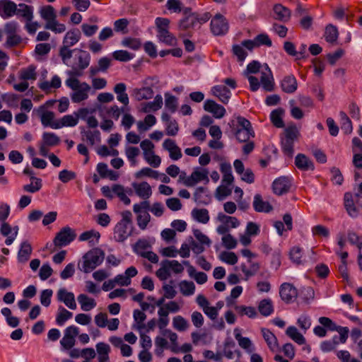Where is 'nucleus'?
Wrapping results in <instances>:
<instances>
[{
    "instance_id": "c03bdc74",
    "label": "nucleus",
    "mask_w": 362,
    "mask_h": 362,
    "mask_svg": "<svg viewBox=\"0 0 362 362\" xmlns=\"http://www.w3.org/2000/svg\"><path fill=\"white\" fill-rule=\"evenodd\" d=\"M73 316L71 312L65 309L63 306L58 308V313L56 317V322L58 325L62 326L64 325L66 321L71 319Z\"/></svg>"
},
{
    "instance_id": "f257e3e1",
    "label": "nucleus",
    "mask_w": 362,
    "mask_h": 362,
    "mask_svg": "<svg viewBox=\"0 0 362 362\" xmlns=\"http://www.w3.org/2000/svg\"><path fill=\"white\" fill-rule=\"evenodd\" d=\"M211 18V14L208 12L203 14L194 13L185 16L178 22V30L183 32L185 35L191 36L193 31L207 22Z\"/></svg>"
},
{
    "instance_id": "a18cd8bd",
    "label": "nucleus",
    "mask_w": 362,
    "mask_h": 362,
    "mask_svg": "<svg viewBox=\"0 0 362 362\" xmlns=\"http://www.w3.org/2000/svg\"><path fill=\"white\" fill-rule=\"evenodd\" d=\"M194 199L199 204H207L210 198L206 194V188L203 187H197L194 193Z\"/></svg>"
},
{
    "instance_id": "603ef678",
    "label": "nucleus",
    "mask_w": 362,
    "mask_h": 362,
    "mask_svg": "<svg viewBox=\"0 0 362 362\" xmlns=\"http://www.w3.org/2000/svg\"><path fill=\"white\" fill-rule=\"evenodd\" d=\"M112 192L119 198V199L125 204L129 205L131 203L130 199L127 196L125 188L121 185H114L112 186Z\"/></svg>"
},
{
    "instance_id": "e433bc0d",
    "label": "nucleus",
    "mask_w": 362,
    "mask_h": 362,
    "mask_svg": "<svg viewBox=\"0 0 362 362\" xmlns=\"http://www.w3.org/2000/svg\"><path fill=\"white\" fill-rule=\"evenodd\" d=\"M192 216L196 221L204 224L209 221V211L206 209H194L192 211Z\"/></svg>"
},
{
    "instance_id": "9b49d317",
    "label": "nucleus",
    "mask_w": 362,
    "mask_h": 362,
    "mask_svg": "<svg viewBox=\"0 0 362 362\" xmlns=\"http://www.w3.org/2000/svg\"><path fill=\"white\" fill-rule=\"evenodd\" d=\"M208 175L209 171L207 169L197 168L194 169L192 173L187 177L185 186L193 187L200 182L208 183L209 182Z\"/></svg>"
},
{
    "instance_id": "39448f33",
    "label": "nucleus",
    "mask_w": 362,
    "mask_h": 362,
    "mask_svg": "<svg viewBox=\"0 0 362 362\" xmlns=\"http://www.w3.org/2000/svg\"><path fill=\"white\" fill-rule=\"evenodd\" d=\"M77 54H75L74 62L71 64L69 61V66L71 69L66 71L69 77L78 78L83 75V71L89 66L90 62V54L84 50L77 49Z\"/></svg>"
},
{
    "instance_id": "5fc2aeb1",
    "label": "nucleus",
    "mask_w": 362,
    "mask_h": 362,
    "mask_svg": "<svg viewBox=\"0 0 362 362\" xmlns=\"http://www.w3.org/2000/svg\"><path fill=\"white\" fill-rule=\"evenodd\" d=\"M338 30L336 26L329 24L326 27L325 37L327 42L330 43L336 42L338 38Z\"/></svg>"
},
{
    "instance_id": "774afa93",
    "label": "nucleus",
    "mask_w": 362,
    "mask_h": 362,
    "mask_svg": "<svg viewBox=\"0 0 362 362\" xmlns=\"http://www.w3.org/2000/svg\"><path fill=\"white\" fill-rule=\"evenodd\" d=\"M173 327L179 332L186 330L189 326L187 321L180 315L175 316L173 318Z\"/></svg>"
},
{
    "instance_id": "2eb2a0df",
    "label": "nucleus",
    "mask_w": 362,
    "mask_h": 362,
    "mask_svg": "<svg viewBox=\"0 0 362 362\" xmlns=\"http://www.w3.org/2000/svg\"><path fill=\"white\" fill-rule=\"evenodd\" d=\"M57 298L58 301L64 303L66 306L71 310H76L77 308L74 294L72 292L67 291L64 288L58 290Z\"/></svg>"
},
{
    "instance_id": "4468645a",
    "label": "nucleus",
    "mask_w": 362,
    "mask_h": 362,
    "mask_svg": "<svg viewBox=\"0 0 362 362\" xmlns=\"http://www.w3.org/2000/svg\"><path fill=\"white\" fill-rule=\"evenodd\" d=\"M279 294L281 299L286 303L295 300L297 298V289L291 284L284 283L281 284L279 290Z\"/></svg>"
},
{
    "instance_id": "c9c22d12",
    "label": "nucleus",
    "mask_w": 362,
    "mask_h": 362,
    "mask_svg": "<svg viewBox=\"0 0 362 362\" xmlns=\"http://www.w3.org/2000/svg\"><path fill=\"white\" fill-rule=\"evenodd\" d=\"M163 98L160 95H157L153 101L146 103L144 105L142 110L144 112H149L151 111H157L162 107Z\"/></svg>"
},
{
    "instance_id": "2f4dec72",
    "label": "nucleus",
    "mask_w": 362,
    "mask_h": 362,
    "mask_svg": "<svg viewBox=\"0 0 362 362\" xmlns=\"http://www.w3.org/2000/svg\"><path fill=\"white\" fill-rule=\"evenodd\" d=\"M133 95L136 100L140 101L142 100L151 99L153 96V90L150 87H143L141 88H135L133 90Z\"/></svg>"
},
{
    "instance_id": "412c9836",
    "label": "nucleus",
    "mask_w": 362,
    "mask_h": 362,
    "mask_svg": "<svg viewBox=\"0 0 362 362\" xmlns=\"http://www.w3.org/2000/svg\"><path fill=\"white\" fill-rule=\"evenodd\" d=\"M163 148L169 152L170 158L172 160H177L182 158L181 150L174 140L170 139H165L163 143Z\"/></svg>"
},
{
    "instance_id": "3c124183",
    "label": "nucleus",
    "mask_w": 362,
    "mask_h": 362,
    "mask_svg": "<svg viewBox=\"0 0 362 362\" xmlns=\"http://www.w3.org/2000/svg\"><path fill=\"white\" fill-rule=\"evenodd\" d=\"M100 237L99 232L95 230H88L83 232L79 236L80 241H86L88 240L93 245H95L98 242V240Z\"/></svg>"
},
{
    "instance_id": "f3484780",
    "label": "nucleus",
    "mask_w": 362,
    "mask_h": 362,
    "mask_svg": "<svg viewBox=\"0 0 362 362\" xmlns=\"http://www.w3.org/2000/svg\"><path fill=\"white\" fill-rule=\"evenodd\" d=\"M280 87L281 90L286 93H294L298 89L296 78L292 74L285 76L280 81Z\"/></svg>"
},
{
    "instance_id": "5701e85b",
    "label": "nucleus",
    "mask_w": 362,
    "mask_h": 362,
    "mask_svg": "<svg viewBox=\"0 0 362 362\" xmlns=\"http://www.w3.org/2000/svg\"><path fill=\"white\" fill-rule=\"evenodd\" d=\"M296 168L302 171L314 170L315 165L311 159L303 153H298L295 158Z\"/></svg>"
},
{
    "instance_id": "423d86ee",
    "label": "nucleus",
    "mask_w": 362,
    "mask_h": 362,
    "mask_svg": "<svg viewBox=\"0 0 362 362\" xmlns=\"http://www.w3.org/2000/svg\"><path fill=\"white\" fill-rule=\"evenodd\" d=\"M104 257L105 253L102 250L93 249L83 255V262L79 268L85 273H90L102 264Z\"/></svg>"
},
{
    "instance_id": "de8ad7c7",
    "label": "nucleus",
    "mask_w": 362,
    "mask_h": 362,
    "mask_svg": "<svg viewBox=\"0 0 362 362\" xmlns=\"http://www.w3.org/2000/svg\"><path fill=\"white\" fill-rule=\"evenodd\" d=\"M177 98L169 93H165V107L171 113L176 112L177 109Z\"/></svg>"
},
{
    "instance_id": "cd10ccee",
    "label": "nucleus",
    "mask_w": 362,
    "mask_h": 362,
    "mask_svg": "<svg viewBox=\"0 0 362 362\" xmlns=\"http://www.w3.org/2000/svg\"><path fill=\"white\" fill-rule=\"evenodd\" d=\"M274 18L278 21L286 22L290 19L291 11L281 4H276L273 8Z\"/></svg>"
},
{
    "instance_id": "b1692460",
    "label": "nucleus",
    "mask_w": 362,
    "mask_h": 362,
    "mask_svg": "<svg viewBox=\"0 0 362 362\" xmlns=\"http://www.w3.org/2000/svg\"><path fill=\"white\" fill-rule=\"evenodd\" d=\"M37 111L40 116L41 122L44 127H50L54 129V124H58V122H54V112L46 111L45 105L40 106Z\"/></svg>"
},
{
    "instance_id": "aec40b11",
    "label": "nucleus",
    "mask_w": 362,
    "mask_h": 362,
    "mask_svg": "<svg viewBox=\"0 0 362 362\" xmlns=\"http://www.w3.org/2000/svg\"><path fill=\"white\" fill-rule=\"evenodd\" d=\"M16 4L11 0H0V16L7 19L16 14Z\"/></svg>"
},
{
    "instance_id": "7c9ffc66",
    "label": "nucleus",
    "mask_w": 362,
    "mask_h": 362,
    "mask_svg": "<svg viewBox=\"0 0 362 362\" xmlns=\"http://www.w3.org/2000/svg\"><path fill=\"white\" fill-rule=\"evenodd\" d=\"M40 15L46 23H50L57 18L55 10L52 6L47 5L40 8L39 11Z\"/></svg>"
},
{
    "instance_id": "bb28decb",
    "label": "nucleus",
    "mask_w": 362,
    "mask_h": 362,
    "mask_svg": "<svg viewBox=\"0 0 362 362\" xmlns=\"http://www.w3.org/2000/svg\"><path fill=\"white\" fill-rule=\"evenodd\" d=\"M253 207L257 212L269 213L273 209L272 205L268 202H264L259 194L254 197Z\"/></svg>"
},
{
    "instance_id": "e2e57ef3",
    "label": "nucleus",
    "mask_w": 362,
    "mask_h": 362,
    "mask_svg": "<svg viewBox=\"0 0 362 362\" xmlns=\"http://www.w3.org/2000/svg\"><path fill=\"white\" fill-rule=\"evenodd\" d=\"M112 57L115 60L127 62L132 60L134 58V54L129 53L126 50L121 49L115 51L112 53Z\"/></svg>"
},
{
    "instance_id": "0e129e2a",
    "label": "nucleus",
    "mask_w": 362,
    "mask_h": 362,
    "mask_svg": "<svg viewBox=\"0 0 362 362\" xmlns=\"http://www.w3.org/2000/svg\"><path fill=\"white\" fill-rule=\"evenodd\" d=\"M121 45L133 50H138L141 46V42L137 38L125 37L122 40Z\"/></svg>"
},
{
    "instance_id": "58836bf2",
    "label": "nucleus",
    "mask_w": 362,
    "mask_h": 362,
    "mask_svg": "<svg viewBox=\"0 0 362 362\" xmlns=\"http://www.w3.org/2000/svg\"><path fill=\"white\" fill-rule=\"evenodd\" d=\"M158 40L164 44L173 46L176 44V37L170 33L169 30H162L157 33Z\"/></svg>"
},
{
    "instance_id": "09e8293b",
    "label": "nucleus",
    "mask_w": 362,
    "mask_h": 362,
    "mask_svg": "<svg viewBox=\"0 0 362 362\" xmlns=\"http://www.w3.org/2000/svg\"><path fill=\"white\" fill-rule=\"evenodd\" d=\"M284 110L278 108L271 112L270 118L272 124L277 128H282L284 127V123L282 119Z\"/></svg>"
},
{
    "instance_id": "69168bd1",
    "label": "nucleus",
    "mask_w": 362,
    "mask_h": 362,
    "mask_svg": "<svg viewBox=\"0 0 362 362\" xmlns=\"http://www.w3.org/2000/svg\"><path fill=\"white\" fill-rule=\"evenodd\" d=\"M181 293L186 296L194 294L195 291V285L192 281H182L180 284Z\"/></svg>"
},
{
    "instance_id": "a19ab883",
    "label": "nucleus",
    "mask_w": 362,
    "mask_h": 362,
    "mask_svg": "<svg viewBox=\"0 0 362 362\" xmlns=\"http://www.w3.org/2000/svg\"><path fill=\"white\" fill-rule=\"evenodd\" d=\"M262 333L264 340L266 341L269 348L274 351L278 347L277 339L275 335L270 332L268 329L262 328Z\"/></svg>"
},
{
    "instance_id": "1a4fd4ad",
    "label": "nucleus",
    "mask_w": 362,
    "mask_h": 362,
    "mask_svg": "<svg viewBox=\"0 0 362 362\" xmlns=\"http://www.w3.org/2000/svg\"><path fill=\"white\" fill-rule=\"evenodd\" d=\"M76 238L74 230L69 226L64 227L55 236L53 243L57 247L68 245Z\"/></svg>"
},
{
    "instance_id": "393cba45",
    "label": "nucleus",
    "mask_w": 362,
    "mask_h": 362,
    "mask_svg": "<svg viewBox=\"0 0 362 362\" xmlns=\"http://www.w3.org/2000/svg\"><path fill=\"white\" fill-rule=\"evenodd\" d=\"M131 235L128 224L118 222L114 228V238L117 242H123Z\"/></svg>"
},
{
    "instance_id": "13d9d810",
    "label": "nucleus",
    "mask_w": 362,
    "mask_h": 362,
    "mask_svg": "<svg viewBox=\"0 0 362 362\" xmlns=\"http://www.w3.org/2000/svg\"><path fill=\"white\" fill-rule=\"evenodd\" d=\"M144 160L154 153L155 146L149 139H144L140 143Z\"/></svg>"
},
{
    "instance_id": "052dcab7",
    "label": "nucleus",
    "mask_w": 362,
    "mask_h": 362,
    "mask_svg": "<svg viewBox=\"0 0 362 362\" xmlns=\"http://www.w3.org/2000/svg\"><path fill=\"white\" fill-rule=\"evenodd\" d=\"M235 309L240 315H247L250 318L257 316V311L254 307L245 305H235Z\"/></svg>"
},
{
    "instance_id": "ddd939ff",
    "label": "nucleus",
    "mask_w": 362,
    "mask_h": 362,
    "mask_svg": "<svg viewBox=\"0 0 362 362\" xmlns=\"http://www.w3.org/2000/svg\"><path fill=\"white\" fill-rule=\"evenodd\" d=\"M242 45L249 50H252L255 47L265 45L271 47L272 42L269 35L265 33H262L257 35L254 40H247L242 42Z\"/></svg>"
},
{
    "instance_id": "6ab92c4d",
    "label": "nucleus",
    "mask_w": 362,
    "mask_h": 362,
    "mask_svg": "<svg viewBox=\"0 0 362 362\" xmlns=\"http://www.w3.org/2000/svg\"><path fill=\"white\" fill-rule=\"evenodd\" d=\"M205 111L213 114L216 118H222L226 114V109L223 106L216 103L212 100H206L204 104Z\"/></svg>"
},
{
    "instance_id": "79ce46f5",
    "label": "nucleus",
    "mask_w": 362,
    "mask_h": 362,
    "mask_svg": "<svg viewBox=\"0 0 362 362\" xmlns=\"http://www.w3.org/2000/svg\"><path fill=\"white\" fill-rule=\"evenodd\" d=\"M78 124V118L76 116L71 115H64L60 121L58 122V124H54V129H57L63 127H74Z\"/></svg>"
},
{
    "instance_id": "0eeeda50",
    "label": "nucleus",
    "mask_w": 362,
    "mask_h": 362,
    "mask_svg": "<svg viewBox=\"0 0 362 362\" xmlns=\"http://www.w3.org/2000/svg\"><path fill=\"white\" fill-rule=\"evenodd\" d=\"M298 130L294 126L288 127L284 129L281 136V148L284 153L289 157H292L294 153V142L298 138Z\"/></svg>"
},
{
    "instance_id": "6e6552de",
    "label": "nucleus",
    "mask_w": 362,
    "mask_h": 362,
    "mask_svg": "<svg viewBox=\"0 0 362 362\" xmlns=\"http://www.w3.org/2000/svg\"><path fill=\"white\" fill-rule=\"evenodd\" d=\"M149 209V202L143 201L133 206V211L136 214V222L141 230H145L151 221V216L147 211Z\"/></svg>"
},
{
    "instance_id": "6e6d98bb",
    "label": "nucleus",
    "mask_w": 362,
    "mask_h": 362,
    "mask_svg": "<svg viewBox=\"0 0 362 362\" xmlns=\"http://www.w3.org/2000/svg\"><path fill=\"white\" fill-rule=\"evenodd\" d=\"M42 142L49 146H57L60 142L59 137L52 132H44L42 134Z\"/></svg>"
},
{
    "instance_id": "4be33fe9",
    "label": "nucleus",
    "mask_w": 362,
    "mask_h": 362,
    "mask_svg": "<svg viewBox=\"0 0 362 362\" xmlns=\"http://www.w3.org/2000/svg\"><path fill=\"white\" fill-rule=\"evenodd\" d=\"M211 91L212 95L217 97L224 104H227L231 97L230 90L223 85L214 86L211 88Z\"/></svg>"
},
{
    "instance_id": "c85d7f7f",
    "label": "nucleus",
    "mask_w": 362,
    "mask_h": 362,
    "mask_svg": "<svg viewBox=\"0 0 362 362\" xmlns=\"http://www.w3.org/2000/svg\"><path fill=\"white\" fill-rule=\"evenodd\" d=\"M113 90H114V92L117 95V100L119 102H120L121 103H122L124 106H127L129 103V100L128 95L126 93V90H127L126 84L124 83H117L115 86Z\"/></svg>"
},
{
    "instance_id": "a211bd4d",
    "label": "nucleus",
    "mask_w": 362,
    "mask_h": 362,
    "mask_svg": "<svg viewBox=\"0 0 362 362\" xmlns=\"http://www.w3.org/2000/svg\"><path fill=\"white\" fill-rule=\"evenodd\" d=\"M291 187V181L287 177H280L276 179L272 184L274 194L282 195L288 192Z\"/></svg>"
},
{
    "instance_id": "37998d69",
    "label": "nucleus",
    "mask_w": 362,
    "mask_h": 362,
    "mask_svg": "<svg viewBox=\"0 0 362 362\" xmlns=\"http://www.w3.org/2000/svg\"><path fill=\"white\" fill-rule=\"evenodd\" d=\"M62 85L61 78L55 75L50 82L45 81L39 83V88L44 91H49L51 88H59Z\"/></svg>"
},
{
    "instance_id": "864d4df0",
    "label": "nucleus",
    "mask_w": 362,
    "mask_h": 362,
    "mask_svg": "<svg viewBox=\"0 0 362 362\" xmlns=\"http://www.w3.org/2000/svg\"><path fill=\"white\" fill-rule=\"evenodd\" d=\"M258 309L259 313L264 316L270 315L273 311L274 308L272 302L270 299H264L260 301Z\"/></svg>"
},
{
    "instance_id": "72a5a7b5",
    "label": "nucleus",
    "mask_w": 362,
    "mask_h": 362,
    "mask_svg": "<svg viewBox=\"0 0 362 362\" xmlns=\"http://www.w3.org/2000/svg\"><path fill=\"white\" fill-rule=\"evenodd\" d=\"M77 300L83 311H89L96 306L95 300L86 294H80Z\"/></svg>"
},
{
    "instance_id": "dca6fc26",
    "label": "nucleus",
    "mask_w": 362,
    "mask_h": 362,
    "mask_svg": "<svg viewBox=\"0 0 362 362\" xmlns=\"http://www.w3.org/2000/svg\"><path fill=\"white\" fill-rule=\"evenodd\" d=\"M132 186L135 194L144 201H147L152 195L151 187L147 182H133Z\"/></svg>"
},
{
    "instance_id": "49530a36",
    "label": "nucleus",
    "mask_w": 362,
    "mask_h": 362,
    "mask_svg": "<svg viewBox=\"0 0 362 362\" xmlns=\"http://www.w3.org/2000/svg\"><path fill=\"white\" fill-rule=\"evenodd\" d=\"M340 121H341V129L346 134H349L353 131L352 122L347 115L341 111L339 112Z\"/></svg>"
},
{
    "instance_id": "c756f323",
    "label": "nucleus",
    "mask_w": 362,
    "mask_h": 362,
    "mask_svg": "<svg viewBox=\"0 0 362 362\" xmlns=\"http://www.w3.org/2000/svg\"><path fill=\"white\" fill-rule=\"evenodd\" d=\"M81 133L83 141H86L90 146L100 141V133L98 130H82Z\"/></svg>"
},
{
    "instance_id": "338daca9",
    "label": "nucleus",
    "mask_w": 362,
    "mask_h": 362,
    "mask_svg": "<svg viewBox=\"0 0 362 362\" xmlns=\"http://www.w3.org/2000/svg\"><path fill=\"white\" fill-rule=\"evenodd\" d=\"M156 276L161 281H165L170 277V269L168 264H165V260L161 262L160 269L156 271Z\"/></svg>"
},
{
    "instance_id": "8fccbe9b",
    "label": "nucleus",
    "mask_w": 362,
    "mask_h": 362,
    "mask_svg": "<svg viewBox=\"0 0 362 362\" xmlns=\"http://www.w3.org/2000/svg\"><path fill=\"white\" fill-rule=\"evenodd\" d=\"M36 67L34 65H30L25 69H23L19 72V78L21 80H35L37 77Z\"/></svg>"
},
{
    "instance_id": "f704fd0d",
    "label": "nucleus",
    "mask_w": 362,
    "mask_h": 362,
    "mask_svg": "<svg viewBox=\"0 0 362 362\" xmlns=\"http://www.w3.org/2000/svg\"><path fill=\"white\" fill-rule=\"evenodd\" d=\"M32 253V247L28 241H24L21 245V248L18 252V259L21 262L28 261Z\"/></svg>"
},
{
    "instance_id": "473e14b6",
    "label": "nucleus",
    "mask_w": 362,
    "mask_h": 362,
    "mask_svg": "<svg viewBox=\"0 0 362 362\" xmlns=\"http://www.w3.org/2000/svg\"><path fill=\"white\" fill-rule=\"evenodd\" d=\"M19 8L16 7V14L24 18L27 22H30L33 18V7L25 4H20Z\"/></svg>"
},
{
    "instance_id": "ea45409f",
    "label": "nucleus",
    "mask_w": 362,
    "mask_h": 362,
    "mask_svg": "<svg viewBox=\"0 0 362 362\" xmlns=\"http://www.w3.org/2000/svg\"><path fill=\"white\" fill-rule=\"evenodd\" d=\"M286 334L295 342L302 345L305 343V339L303 335L300 333L298 329L294 326H289L287 327Z\"/></svg>"
},
{
    "instance_id": "680f3d73",
    "label": "nucleus",
    "mask_w": 362,
    "mask_h": 362,
    "mask_svg": "<svg viewBox=\"0 0 362 362\" xmlns=\"http://www.w3.org/2000/svg\"><path fill=\"white\" fill-rule=\"evenodd\" d=\"M140 150L138 147L134 146H127L125 148V155L132 165H135L136 164V158L139 155Z\"/></svg>"
},
{
    "instance_id": "20e7f679",
    "label": "nucleus",
    "mask_w": 362,
    "mask_h": 362,
    "mask_svg": "<svg viewBox=\"0 0 362 362\" xmlns=\"http://www.w3.org/2000/svg\"><path fill=\"white\" fill-rule=\"evenodd\" d=\"M65 83L67 87L73 90L70 94L73 103H79L88 99L91 88L86 82H81L78 78L69 77Z\"/></svg>"
},
{
    "instance_id": "9d476101",
    "label": "nucleus",
    "mask_w": 362,
    "mask_h": 362,
    "mask_svg": "<svg viewBox=\"0 0 362 362\" xmlns=\"http://www.w3.org/2000/svg\"><path fill=\"white\" fill-rule=\"evenodd\" d=\"M211 30L214 35H224L228 31L227 20L221 14H216L211 21Z\"/></svg>"
},
{
    "instance_id": "f03ea898",
    "label": "nucleus",
    "mask_w": 362,
    "mask_h": 362,
    "mask_svg": "<svg viewBox=\"0 0 362 362\" xmlns=\"http://www.w3.org/2000/svg\"><path fill=\"white\" fill-rule=\"evenodd\" d=\"M81 36V32L77 28L68 31L64 35L62 45L59 49V54L62 62L66 66H69V61L71 59L73 54L78 49H71L70 47L76 45L79 41Z\"/></svg>"
},
{
    "instance_id": "4c0bfd02",
    "label": "nucleus",
    "mask_w": 362,
    "mask_h": 362,
    "mask_svg": "<svg viewBox=\"0 0 362 362\" xmlns=\"http://www.w3.org/2000/svg\"><path fill=\"white\" fill-rule=\"evenodd\" d=\"M344 206L349 215L352 218H356L358 216V210L355 206L351 194L349 193L344 194Z\"/></svg>"
},
{
    "instance_id": "a878e982",
    "label": "nucleus",
    "mask_w": 362,
    "mask_h": 362,
    "mask_svg": "<svg viewBox=\"0 0 362 362\" xmlns=\"http://www.w3.org/2000/svg\"><path fill=\"white\" fill-rule=\"evenodd\" d=\"M234 335L235 339L238 341L239 346L245 349L248 353H252L255 347L251 340L247 337H244L241 335L240 329L235 328L234 329Z\"/></svg>"
},
{
    "instance_id": "4d7b16f0",
    "label": "nucleus",
    "mask_w": 362,
    "mask_h": 362,
    "mask_svg": "<svg viewBox=\"0 0 362 362\" xmlns=\"http://www.w3.org/2000/svg\"><path fill=\"white\" fill-rule=\"evenodd\" d=\"M31 183L23 186V190L30 193H35L42 187V180L35 177H32Z\"/></svg>"
},
{
    "instance_id": "f8f14e48",
    "label": "nucleus",
    "mask_w": 362,
    "mask_h": 362,
    "mask_svg": "<svg viewBox=\"0 0 362 362\" xmlns=\"http://www.w3.org/2000/svg\"><path fill=\"white\" fill-rule=\"evenodd\" d=\"M261 84L262 88L267 92H271L274 90V79L272 72L268 65L264 64V69L261 70Z\"/></svg>"
},
{
    "instance_id": "bf43d9fd",
    "label": "nucleus",
    "mask_w": 362,
    "mask_h": 362,
    "mask_svg": "<svg viewBox=\"0 0 362 362\" xmlns=\"http://www.w3.org/2000/svg\"><path fill=\"white\" fill-rule=\"evenodd\" d=\"M143 177H148L156 180H158V172L153 170L150 168L146 167L141 169L135 173V177L137 179L142 178Z\"/></svg>"
},
{
    "instance_id": "7ed1b4c3",
    "label": "nucleus",
    "mask_w": 362,
    "mask_h": 362,
    "mask_svg": "<svg viewBox=\"0 0 362 362\" xmlns=\"http://www.w3.org/2000/svg\"><path fill=\"white\" fill-rule=\"evenodd\" d=\"M233 134L239 142H247L255 136L251 122L246 118L238 116L230 123Z\"/></svg>"
}]
</instances>
